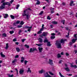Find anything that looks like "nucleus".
Instances as JSON below:
<instances>
[{"mask_svg": "<svg viewBox=\"0 0 77 77\" xmlns=\"http://www.w3.org/2000/svg\"><path fill=\"white\" fill-rule=\"evenodd\" d=\"M29 11H32L30 8H28L26 10H24L23 14H22V16L24 17L26 16V18L27 20H29L30 18V15H29Z\"/></svg>", "mask_w": 77, "mask_h": 77, "instance_id": "obj_1", "label": "nucleus"}, {"mask_svg": "<svg viewBox=\"0 0 77 77\" xmlns=\"http://www.w3.org/2000/svg\"><path fill=\"white\" fill-rule=\"evenodd\" d=\"M5 5H8L9 6H11V4L10 2H4L1 4V6H0V9L3 10L5 9L6 7Z\"/></svg>", "mask_w": 77, "mask_h": 77, "instance_id": "obj_2", "label": "nucleus"}, {"mask_svg": "<svg viewBox=\"0 0 77 77\" xmlns=\"http://www.w3.org/2000/svg\"><path fill=\"white\" fill-rule=\"evenodd\" d=\"M55 45L57 46L58 48H62L61 46V44L59 43V42L57 41L55 43Z\"/></svg>", "mask_w": 77, "mask_h": 77, "instance_id": "obj_3", "label": "nucleus"}, {"mask_svg": "<svg viewBox=\"0 0 77 77\" xmlns=\"http://www.w3.org/2000/svg\"><path fill=\"white\" fill-rule=\"evenodd\" d=\"M25 29H29L27 31L28 32H30L31 30V29H32V26H31L30 27L28 26H26L25 27Z\"/></svg>", "mask_w": 77, "mask_h": 77, "instance_id": "obj_4", "label": "nucleus"}, {"mask_svg": "<svg viewBox=\"0 0 77 77\" xmlns=\"http://www.w3.org/2000/svg\"><path fill=\"white\" fill-rule=\"evenodd\" d=\"M51 35L53 36H51V39H54V38H55V36H54L55 35V34L54 33H51Z\"/></svg>", "mask_w": 77, "mask_h": 77, "instance_id": "obj_5", "label": "nucleus"}, {"mask_svg": "<svg viewBox=\"0 0 77 77\" xmlns=\"http://www.w3.org/2000/svg\"><path fill=\"white\" fill-rule=\"evenodd\" d=\"M3 15L4 16V18H6L8 17V14H3Z\"/></svg>", "mask_w": 77, "mask_h": 77, "instance_id": "obj_6", "label": "nucleus"}, {"mask_svg": "<svg viewBox=\"0 0 77 77\" xmlns=\"http://www.w3.org/2000/svg\"><path fill=\"white\" fill-rule=\"evenodd\" d=\"M45 72V71L44 70H42L39 71L38 72L39 74H42L43 72Z\"/></svg>", "mask_w": 77, "mask_h": 77, "instance_id": "obj_7", "label": "nucleus"}, {"mask_svg": "<svg viewBox=\"0 0 77 77\" xmlns=\"http://www.w3.org/2000/svg\"><path fill=\"white\" fill-rule=\"evenodd\" d=\"M49 63L51 65H53V60L49 59Z\"/></svg>", "mask_w": 77, "mask_h": 77, "instance_id": "obj_8", "label": "nucleus"}, {"mask_svg": "<svg viewBox=\"0 0 77 77\" xmlns=\"http://www.w3.org/2000/svg\"><path fill=\"white\" fill-rule=\"evenodd\" d=\"M67 41L66 39H65L64 40L61 39L60 41V42L61 43H63L65 42V41Z\"/></svg>", "mask_w": 77, "mask_h": 77, "instance_id": "obj_9", "label": "nucleus"}, {"mask_svg": "<svg viewBox=\"0 0 77 77\" xmlns=\"http://www.w3.org/2000/svg\"><path fill=\"white\" fill-rule=\"evenodd\" d=\"M24 70L23 69H22L20 70L19 71V72L20 74H23V72H24Z\"/></svg>", "mask_w": 77, "mask_h": 77, "instance_id": "obj_10", "label": "nucleus"}, {"mask_svg": "<svg viewBox=\"0 0 77 77\" xmlns=\"http://www.w3.org/2000/svg\"><path fill=\"white\" fill-rule=\"evenodd\" d=\"M71 67H72V68H77V66L76 65H73L72 64L71 66Z\"/></svg>", "mask_w": 77, "mask_h": 77, "instance_id": "obj_11", "label": "nucleus"}, {"mask_svg": "<svg viewBox=\"0 0 77 77\" xmlns=\"http://www.w3.org/2000/svg\"><path fill=\"white\" fill-rule=\"evenodd\" d=\"M64 69L66 70V71H68V72H69V71H70V70L69 69V68H68V67L65 68Z\"/></svg>", "mask_w": 77, "mask_h": 77, "instance_id": "obj_12", "label": "nucleus"}, {"mask_svg": "<svg viewBox=\"0 0 77 77\" xmlns=\"http://www.w3.org/2000/svg\"><path fill=\"white\" fill-rule=\"evenodd\" d=\"M38 49L39 52L40 53H41V52H42V48L41 47H38Z\"/></svg>", "mask_w": 77, "mask_h": 77, "instance_id": "obj_13", "label": "nucleus"}, {"mask_svg": "<svg viewBox=\"0 0 77 77\" xmlns=\"http://www.w3.org/2000/svg\"><path fill=\"white\" fill-rule=\"evenodd\" d=\"M47 34H48V33L45 32H44L43 33V35L44 36H47Z\"/></svg>", "mask_w": 77, "mask_h": 77, "instance_id": "obj_14", "label": "nucleus"}, {"mask_svg": "<svg viewBox=\"0 0 77 77\" xmlns=\"http://www.w3.org/2000/svg\"><path fill=\"white\" fill-rule=\"evenodd\" d=\"M9 48V44L8 43H7L6 44V46L5 48L6 50H8V48Z\"/></svg>", "mask_w": 77, "mask_h": 77, "instance_id": "obj_15", "label": "nucleus"}, {"mask_svg": "<svg viewBox=\"0 0 77 77\" xmlns=\"http://www.w3.org/2000/svg\"><path fill=\"white\" fill-rule=\"evenodd\" d=\"M51 45V44H50V42H48L47 43V46H48V47H50Z\"/></svg>", "mask_w": 77, "mask_h": 77, "instance_id": "obj_16", "label": "nucleus"}, {"mask_svg": "<svg viewBox=\"0 0 77 77\" xmlns=\"http://www.w3.org/2000/svg\"><path fill=\"white\" fill-rule=\"evenodd\" d=\"M1 57H5V55L3 54V52H1L0 54Z\"/></svg>", "mask_w": 77, "mask_h": 77, "instance_id": "obj_17", "label": "nucleus"}, {"mask_svg": "<svg viewBox=\"0 0 77 77\" xmlns=\"http://www.w3.org/2000/svg\"><path fill=\"white\" fill-rule=\"evenodd\" d=\"M40 3H41V2H40V1H39V0H38L37 1V2L36 3V5H40Z\"/></svg>", "mask_w": 77, "mask_h": 77, "instance_id": "obj_18", "label": "nucleus"}, {"mask_svg": "<svg viewBox=\"0 0 77 77\" xmlns=\"http://www.w3.org/2000/svg\"><path fill=\"white\" fill-rule=\"evenodd\" d=\"M52 23L54 24H57V22H56L55 21H53L52 22Z\"/></svg>", "mask_w": 77, "mask_h": 77, "instance_id": "obj_19", "label": "nucleus"}, {"mask_svg": "<svg viewBox=\"0 0 77 77\" xmlns=\"http://www.w3.org/2000/svg\"><path fill=\"white\" fill-rule=\"evenodd\" d=\"M6 36H7V35H6V33H3L2 34V36H3V37H4V38H5V37H6Z\"/></svg>", "mask_w": 77, "mask_h": 77, "instance_id": "obj_20", "label": "nucleus"}, {"mask_svg": "<svg viewBox=\"0 0 77 77\" xmlns=\"http://www.w3.org/2000/svg\"><path fill=\"white\" fill-rule=\"evenodd\" d=\"M74 4V1H71L70 4V6H73L74 5H72V4Z\"/></svg>", "mask_w": 77, "mask_h": 77, "instance_id": "obj_21", "label": "nucleus"}, {"mask_svg": "<svg viewBox=\"0 0 77 77\" xmlns=\"http://www.w3.org/2000/svg\"><path fill=\"white\" fill-rule=\"evenodd\" d=\"M16 51L17 52H19L20 51V48H16Z\"/></svg>", "mask_w": 77, "mask_h": 77, "instance_id": "obj_22", "label": "nucleus"}, {"mask_svg": "<svg viewBox=\"0 0 77 77\" xmlns=\"http://www.w3.org/2000/svg\"><path fill=\"white\" fill-rule=\"evenodd\" d=\"M29 72L30 73H31V70H30V69L29 68H28V69L27 73H28Z\"/></svg>", "mask_w": 77, "mask_h": 77, "instance_id": "obj_23", "label": "nucleus"}, {"mask_svg": "<svg viewBox=\"0 0 77 77\" xmlns=\"http://www.w3.org/2000/svg\"><path fill=\"white\" fill-rule=\"evenodd\" d=\"M61 55H60V54H58L57 55V58H60L61 57Z\"/></svg>", "mask_w": 77, "mask_h": 77, "instance_id": "obj_24", "label": "nucleus"}, {"mask_svg": "<svg viewBox=\"0 0 77 77\" xmlns=\"http://www.w3.org/2000/svg\"><path fill=\"white\" fill-rule=\"evenodd\" d=\"M32 52H33V49L31 48H30V50L29 51V53H32Z\"/></svg>", "mask_w": 77, "mask_h": 77, "instance_id": "obj_25", "label": "nucleus"}, {"mask_svg": "<svg viewBox=\"0 0 77 77\" xmlns=\"http://www.w3.org/2000/svg\"><path fill=\"white\" fill-rule=\"evenodd\" d=\"M65 20H62L61 21V22L62 23H63V24H65Z\"/></svg>", "mask_w": 77, "mask_h": 77, "instance_id": "obj_26", "label": "nucleus"}, {"mask_svg": "<svg viewBox=\"0 0 77 77\" xmlns=\"http://www.w3.org/2000/svg\"><path fill=\"white\" fill-rule=\"evenodd\" d=\"M44 42L45 43H46L47 42L48 43V40L47 39H45L44 40Z\"/></svg>", "mask_w": 77, "mask_h": 77, "instance_id": "obj_27", "label": "nucleus"}, {"mask_svg": "<svg viewBox=\"0 0 77 77\" xmlns=\"http://www.w3.org/2000/svg\"><path fill=\"white\" fill-rule=\"evenodd\" d=\"M35 45H38V47H41V46L42 45V44H35Z\"/></svg>", "mask_w": 77, "mask_h": 77, "instance_id": "obj_28", "label": "nucleus"}, {"mask_svg": "<svg viewBox=\"0 0 77 77\" xmlns=\"http://www.w3.org/2000/svg\"><path fill=\"white\" fill-rule=\"evenodd\" d=\"M39 42H40L41 43L42 42V39L41 38H39Z\"/></svg>", "mask_w": 77, "mask_h": 77, "instance_id": "obj_29", "label": "nucleus"}, {"mask_svg": "<svg viewBox=\"0 0 77 77\" xmlns=\"http://www.w3.org/2000/svg\"><path fill=\"white\" fill-rule=\"evenodd\" d=\"M10 17H11V18H12V19H15V17H14V16L12 15H11Z\"/></svg>", "mask_w": 77, "mask_h": 77, "instance_id": "obj_30", "label": "nucleus"}, {"mask_svg": "<svg viewBox=\"0 0 77 77\" xmlns=\"http://www.w3.org/2000/svg\"><path fill=\"white\" fill-rule=\"evenodd\" d=\"M59 75H60L61 77H65V76H64L63 75H62V74H61V73L60 72H59Z\"/></svg>", "mask_w": 77, "mask_h": 77, "instance_id": "obj_31", "label": "nucleus"}, {"mask_svg": "<svg viewBox=\"0 0 77 77\" xmlns=\"http://www.w3.org/2000/svg\"><path fill=\"white\" fill-rule=\"evenodd\" d=\"M48 72L50 74V75H53V73L51 72Z\"/></svg>", "mask_w": 77, "mask_h": 77, "instance_id": "obj_32", "label": "nucleus"}, {"mask_svg": "<svg viewBox=\"0 0 77 77\" xmlns=\"http://www.w3.org/2000/svg\"><path fill=\"white\" fill-rule=\"evenodd\" d=\"M8 77H14V75L13 74L11 75L10 74L8 75Z\"/></svg>", "mask_w": 77, "mask_h": 77, "instance_id": "obj_33", "label": "nucleus"}, {"mask_svg": "<svg viewBox=\"0 0 77 77\" xmlns=\"http://www.w3.org/2000/svg\"><path fill=\"white\" fill-rule=\"evenodd\" d=\"M20 7V5H16V9H18V8H19Z\"/></svg>", "mask_w": 77, "mask_h": 77, "instance_id": "obj_34", "label": "nucleus"}, {"mask_svg": "<svg viewBox=\"0 0 77 77\" xmlns=\"http://www.w3.org/2000/svg\"><path fill=\"white\" fill-rule=\"evenodd\" d=\"M24 22L23 21H21L20 23V24L21 25H23V24H24Z\"/></svg>", "mask_w": 77, "mask_h": 77, "instance_id": "obj_35", "label": "nucleus"}, {"mask_svg": "<svg viewBox=\"0 0 77 77\" xmlns=\"http://www.w3.org/2000/svg\"><path fill=\"white\" fill-rule=\"evenodd\" d=\"M16 61H17V60L16 59L12 61V63H14L16 62Z\"/></svg>", "mask_w": 77, "mask_h": 77, "instance_id": "obj_36", "label": "nucleus"}, {"mask_svg": "<svg viewBox=\"0 0 77 77\" xmlns=\"http://www.w3.org/2000/svg\"><path fill=\"white\" fill-rule=\"evenodd\" d=\"M5 2V0H2L1 2V3H6Z\"/></svg>", "mask_w": 77, "mask_h": 77, "instance_id": "obj_37", "label": "nucleus"}, {"mask_svg": "<svg viewBox=\"0 0 77 77\" xmlns=\"http://www.w3.org/2000/svg\"><path fill=\"white\" fill-rule=\"evenodd\" d=\"M26 39H22L21 41L22 42H24V41H26Z\"/></svg>", "mask_w": 77, "mask_h": 77, "instance_id": "obj_38", "label": "nucleus"}, {"mask_svg": "<svg viewBox=\"0 0 77 77\" xmlns=\"http://www.w3.org/2000/svg\"><path fill=\"white\" fill-rule=\"evenodd\" d=\"M25 46L27 48H29V46L27 45H25Z\"/></svg>", "mask_w": 77, "mask_h": 77, "instance_id": "obj_39", "label": "nucleus"}, {"mask_svg": "<svg viewBox=\"0 0 77 77\" xmlns=\"http://www.w3.org/2000/svg\"><path fill=\"white\" fill-rule=\"evenodd\" d=\"M27 62H28V61H26V60H25L24 61V63L25 65H26V64H27Z\"/></svg>", "mask_w": 77, "mask_h": 77, "instance_id": "obj_40", "label": "nucleus"}, {"mask_svg": "<svg viewBox=\"0 0 77 77\" xmlns=\"http://www.w3.org/2000/svg\"><path fill=\"white\" fill-rule=\"evenodd\" d=\"M43 13H44V11H42L39 13V15H42V14H43Z\"/></svg>", "mask_w": 77, "mask_h": 77, "instance_id": "obj_41", "label": "nucleus"}, {"mask_svg": "<svg viewBox=\"0 0 77 77\" xmlns=\"http://www.w3.org/2000/svg\"><path fill=\"white\" fill-rule=\"evenodd\" d=\"M41 33H42V31H40H40H39L38 32L37 34H40Z\"/></svg>", "mask_w": 77, "mask_h": 77, "instance_id": "obj_42", "label": "nucleus"}, {"mask_svg": "<svg viewBox=\"0 0 77 77\" xmlns=\"http://www.w3.org/2000/svg\"><path fill=\"white\" fill-rule=\"evenodd\" d=\"M14 33V31H10V33L11 34H12V33Z\"/></svg>", "mask_w": 77, "mask_h": 77, "instance_id": "obj_43", "label": "nucleus"}, {"mask_svg": "<svg viewBox=\"0 0 77 77\" xmlns=\"http://www.w3.org/2000/svg\"><path fill=\"white\" fill-rule=\"evenodd\" d=\"M14 0H11V1H10V5L11 4H12V3H13V2H14Z\"/></svg>", "mask_w": 77, "mask_h": 77, "instance_id": "obj_44", "label": "nucleus"}, {"mask_svg": "<svg viewBox=\"0 0 77 77\" xmlns=\"http://www.w3.org/2000/svg\"><path fill=\"white\" fill-rule=\"evenodd\" d=\"M47 19L48 20H51V18L50 17V16H48L47 17Z\"/></svg>", "mask_w": 77, "mask_h": 77, "instance_id": "obj_45", "label": "nucleus"}, {"mask_svg": "<svg viewBox=\"0 0 77 77\" xmlns=\"http://www.w3.org/2000/svg\"><path fill=\"white\" fill-rule=\"evenodd\" d=\"M62 4L63 5V6H65V5H66V3L65 2H63L62 3Z\"/></svg>", "mask_w": 77, "mask_h": 77, "instance_id": "obj_46", "label": "nucleus"}, {"mask_svg": "<svg viewBox=\"0 0 77 77\" xmlns=\"http://www.w3.org/2000/svg\"><path fill=\"white\" fill-rule=\"evenodd\" d=\"M24 58L23 57H22L21 58V60H24Z\"/></svg>", "mask_w": 77, "mask_h": 77, "instance_id": "obj_47", "label": "nucleus"}, {"mask_svg": "<svg viewBox=\"0 0 77 77\" xmlns=\"http://www.w3.org/2000/svg\"><path fill=\"white\" fill-rule=\"evenodd\" d=\"M13 41L14 42H15V41H17V39H16V38H14L13 39Z\"/></svg>", "mask_w": 77, "mask_h": 77, "instance_id": "obj_48", "label": "nucleus"}, {"mask_svg": "<svg viewBox=\"0 0 77 77\" xmlns=\"http://www.w3.org/2000/svg\"><path fill=\"white\" fill-rule=\"evenodd\" d=\"M15 70L16 71L17 75H18V69H15Z\"/></svg>", "mask_w": 77, "mask_h": 77, "instance_id": "obj_49", "label": "nucleus"}, {"mask_svg": "<svg viewBox=\"0 0 77 77\" xmlns=\"http://www.w3.org/2000/svg\"><path fill=\"white\" fill-rule=\"evenodd\" d=\"M22 27V26L21 25H19L17 26L18 28H21Z\"/></svg>", "mask_w": 77, "mask_h": 77, "instance_id": "obj_50", "label": "nucleus"}, {"mask_svg": "<svg viewBox=\"0 0 77 77\" xmlns=\"http://www.w3.org/2000/svg\"><path fill=\"white\" fill-rule=\"evenodd\" d=\"M74 38H77V35H76V34H75L74 35Z\"/></svg>", "mask_w": 77, "mask_h": 77, "instance_id": "obj_51", "label": "nucleus"}, {"mask_svg": "<svg viewBox=\"0 0 77 77\" xmlns=\"http://www.w3.org/2000/svg\"><path fill=\"white\" fill-rule=\"evenodd\" d=\"M16 23L17 24H19L20 23V21H17Z\"/></svg>", "mask_w": 77, "mask_h": 77, "instance_id": "obj_52", "label": "nucleus"}, {"mask_svg": "<svg viewBox=\"0 0 77 77\" xmlns=\"http://www.w3.org/2000/svg\"><path fill=\"white\" fill-rule=\"evenodd\" d=\"M17 23H13V25L14 26H16V25H17Z\"/></svg>", "mask_w": 77, "mask_h": 77, "instance_id": "obj_53", "label": "nucleus"}, {"mask_svg": "<svg viewBox=\"0 0 77 77\" xmlns=\"http://www.w3.org/2000/svg\"><path fill=\"white\" fill-rule=\"evenodd\" d=\"M18 57H19V56H18V55H17L15 56V58H18Z\"/></svg>", "mask_w": 77, "mask_h": 77, "instance_id": "obj_54", "label": "nucleus"}, {"mask_svg": "<svg viewBox=\"0 0 77 77\" xmlns=\"http://www.w3.org/2000/svg\"><path fill=\"white\" fill-rule=\"evenodd\" d=\"M40 37H41L42 38V37H43L44 36V35H43V34H42L40 35Z\"/></svg>", "mask_w": 77, "mask_h": 77, "instance_id": "obj_55", "label": "nucleus"}, {"mask_svg": "<svg viewBox=\"0 0 77 77\" xmlns=\"http://www.w3.org/2000/svg\"><path fill=\"white\" fill-rule=\"evenodd\" d=\"M44 28H41L40 29V31H41V32H42V31L43 30V29H44Z\"/></svg>", "mask_w": 77, "mask_h": 77, "instance_id": "obj_56", "label": "nucleus"}, {"mask_svg": "<svg viewBox=\"0 0 77 77\" xmlns=\"http://www.w3.org/2000/svg\"><path fill=\"white\" fill-rule=\"evenodd\" d=\"M21 30H20L19 31V35H20V34L21 33Z\"/></svg>", "mask_w": 77, "mask_h": 77, "instance_id": "obj_57", "label": "nucleus"}, {"mask_svg": "<svg viewBox=\"0 0 77 77\" xmlns=\"http://www.w3.org/2000/svg\"><path fill=\"white\" fill-rule=\"evenodd\" d=\"M66 56H69V54H68L67 53H66Z\"/></svg>", "mask_w": 77, "mask_h": 77, "instance_id": "obj_58", "label": "nucleus"}, {"mask_svg": "<svg viewBox=\"0 0 77 77\" xmlns=\"http://www.w3.org/2000/svg\"><path fill=\"white\" fill-rule=\"evenodd\" d=\"M51 14H53V13H54V11H52V10H51Z\"/></svg>", "mask_w": 77, "mask_h": 77, "instance_id": "obj_59", "label": "nucleus"}, {"mask_svg": "<svg viewBox=\"0 0 77 77\" xmlns=\"http://www.w3.org/2000/svg\"><path fill=\"white\" fill-rule=\"evenodd\" d=\"M15 44H16V45H18V44H19V43H18V42H15Z\"/></svg>", "mask_w": 77, "mask_h": 77, "instance_id": "obj_60", "label": "nucleus"}, {"mask_svg": "<svg viewBox=\"0 0 77 77\" xmlns=\"http://www.w3.org/2000/svg\"><path fill=\"white\" fill-rule=\"evenodd\" d=\"M68 35H66V37L67 38H68V36H69V33H68Z\"/></svg>", "mask_w": 77, "mask_h": 77, "instance_id": "obj_61", "label": "nucleus"}, {"mask_svg": "<svg viewBox=\"0 0 77 77\" xmlns=\"http://www.w3.org/2000/svg\"><path fill=\"white\" fill-rule=\"evenodd\" d=\"M46 2H48V3H50V2H49V1L48 0H45Z\"/></svg>", "mask_w": 77, "mask_h": 77, "instance_id": "obj_62", "label": "nucleus"}, {"mask_svg": "<svg viewBox=\"0 0 77 77\" xmlns=\"http://www.w3.org/2000/svg\"><path fill=\"white\" fill-rule=\"evenodd\" d=\"M72 74H69L68 75V76H71L72 75Z\"/></svg>", "mask_w": 77, "mask_h": 77, "instance_id": "obj_63", "label": "nucleus"}, {"mask_svg": "<svg viewBox=\"0 0 77 77\" xmlns=\"http://www.w3.org/2000/svg\"><path fill=\"white\" fill-rule=\"evenodd\" d=\"M73 43H72V42H70V45H72V44H73Z\"/></svg>", "mask_w": 77, "mask_h": 77, "instance_id": "obj_64", "label": "nucleus"}]
</instances>
